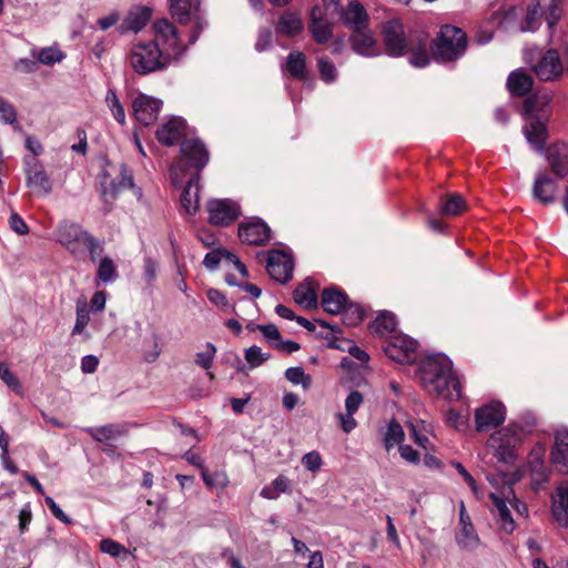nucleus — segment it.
<instances>
[{
	"label": "nucleus",
	"instance_id": "54",
	"mask_svg": "<svg viewBox=\"0 0 568 568\" xmlns=\"http://www.w3.org/2000/svg\"><path fill=\"white\" fill-rule=\"evenodd\" d=\"M0 379L13 392L21 394L19 378L11 372L6 363H0Z\"/></svg>",
	"mask_w": 568,
	"mask_h": 568
},
{
	"label": "nucleus",
	"instance_id": "31",
	"mask_svg": "<svg viewBox=\"0 0 568 568\" xmlns=\"http://www.w3.org/2000/svg\"><path fill=\"white\" fill-rule=\"evenodd\" d=\"M125 189H131L138 197L142 196V190L134 184L132 171L125 163H121L119 176L111 182V195L115 197L120 191Z\"/></svg>",
	"mask_w": 568,
	"mask_h": 568
},
{
	"label": "nucleus",
	"instance_id": "53",
	"mask_svg": "<svg viewBox=\"0 0 568 568\" xmlns=\"http://www.w3.org/2000/svg\"><path fill=\"white\" fill-rule=\"evenodd\" d=\"M90 321V311L85 303L77 304V318L72 329V335L82 334Z\"/></svg>",
	"mask_w": 568,
	"mask_h": 568
},
{
	"label": "nucleus",
	"instance_id": "1",
	"mask_svg": "<svg viewBox=\"0 0 568 568\" xmlns=\"http://www.w3.org/2000/svg\"><path fill=\"white\" fill-rule=\"evenodd\" d=\"M154 39L140 41L132 45L128 60L131 68L140 75L166 69L185 51L178 37L176 28L166 19L153 23Z\"/></svg>",
	"mask_w": 568,
	"mask_h": 568
},
{
	"label": "nucleus",
	"instance_id": "40",
	"mask_svg": "<svg viewBox=\"0 0 568 568\" xmlns=\"http://www.w3.org/2000/svg\"><path fill=\"white\" fill-rule=\"evenodd\" d=\"M405 439V432L402 425L392 418L387 424V429L384 434V447L386 452H389L395 445H403Z\"/></svg>",
	"mask_w": 568,
	"mask_h": 568
},
{
	"label": "nucleus",
	"instance_id": "16",
	"mask_svg": "<svg viewBox=\"0 0 568 568\" xmlns=\"http://www.w3.org/2000/svg\"><path fill=\"white\" fill-rule=\"evenodd\" d=\"M162 100L140 93L132 102L133 114L143 125L152 124L159 116Z\"/></svg>",
	"mask_w": 568,
	"mask_h": 568
},
{
	"label": "nucleus",
	"instance_id": "55",
	"mask_svg": "<svg viewBox=\"0 0 568 568\" xmlns=\"http://www.w3.org/2000/svg\"><path fill=\"white\" fill-rule=\"evenodd\" d=\"M17 110L12 103L0 95V121L4 124H16Z\"/></svg>",
	"mask_w": 568,
	"mask_h": 568
},
{
	"label": "nucleus",
	"instance_id": "20",
	"mask_svg": "<svg viewBox=\"0 0 568 568\" xmlns=\"http://www.w3.org/2000/svg\"><path fill=\"white\" fill-rule=\"evenodd\" d=\"M546 158L551 172L559 179L568 175V144L557 142L546 150Z\"/></svg>",
	"mask_w": 568,
	"mask_h": 568
},
{
	"label": "nucleus",
	"instance_id": "42",
	"mask_svg": "<svg viewBox=\"0 0 568 568\" xmlns=\"http://www.w3.org/2000/svg\"><path fill=\"white\" fill-rule=\"evenodd\" d=\"M552 514L558 521L568 518V483L558 488V500H554Z\"/></svg>",
	"mask_w": 568,
	"mask_h": 568
},
{
	"label": "nucleus",
	"instance_id": "23",
	"mask_svg": "<svg viewBox=\"0 0 568 568\" xmlns=\"http://www.w3.org/2000/svg\"><path fill=\"white\" fill-rule=\"evenodd\" d=\"M349 40L353 51L359 55L374 57L379 53L372 32L366 28H354Z\"/></svg>",
	"mask_w": 568,
	"mask_h": 568
},
{
	"label": "nucleus",
	"instance_id": "38",
	"mask_svg": "<svg viewBox=\"0 0 568 568\" xmlns=\"http://www.w3.org/2000/svg\"><path fill=\"white\" fill-rule=\"evenodd\" d=\"M542 0H535L528 9L524 22L520 27L523 32H534L540 27V21L544 18V9L541 7Z\"/></svg>",
	"mask_w": 568,
	"mask_h": 568
},
{
	"label": "nucleus",
	"instance_id": "33",
	"mask_svg": "<svg viewBox=\"0 0 568 568\" xmlns=\"http://www.w3.org/2000/svg\"><path fill=\"white\" fill-rule=\"evenodd\" d=\"M344 23L349 26L352 31L354 28H365L368 16L361 2L351 1L346 10H342Z\"/></svg>",
	"mask_w": 568,
	"mask_h": 568
},
{
	"label": "nucleus",
	"instance_id": "19",
	"mask_svg": "<svg viewBox=\"0 0 568 568\" xmlns=\"http://www.w3.org/2000/svg\"><path fill=\"white\" fill-rule=\"evenodd\" d=\"M186 122L181 116H172L155 132L158 141L166 146L174 145L185 135Z\"/></svg>",
	"mask_w": 568,
	"mask_h": 568
},
{
	"label": "nucleus",
	"instance_id": "37",
	"mask_svg": "<svg viewBox=\"0 0 568 568\" xmlns=\"http://www.w3.org/2000/svg\"><path fill=\"white\" fill-rule=\"evenodd\" d=\"M396 317L392 312L382 311L371 324V328L379 336L393 335L396 333Z\"/></svg>",
	"mask_w": 568,
	"mask_h": 568
},
{
	"label": "nucleus",
	"instance_id": "24",
	"mask_svg": "<svg viewBox=\"0 0 568 568\" xmlns=\"http://www.w3.org/2000/svg\"><path fill=\"white\" fill-rule=\"evenodd\" d=\"M528 467L531 474V483L537 489L549 480L550 471L545 465L544 449L541 447L534 448L528 457Z\"/></svg>",
	"mask_w": 568,
	"mask_h": 568
},
{
	"label": "nucleus",
	"instance_id": "22",
	"mask_svg": "<svg viewBox=\"0 0 568 568\" xmlns=\"http://www.w3.org/2000/svg\"><path fill=\"white\" fill-rule=\"evenodd\" d=\"M428 36L423 31L410 33V57L409 63L415 68H425L429 64V55L427 52Z\"/></svg>",
	"mask_w": 568,
	"mask_h": 568
},
{
	"label": "nucleus",
	"instance_id": "63",
	"mask_svg": "<svg viewBox=\"0 0 568 568\" xmlns=\"http://www.w3.org/2000/svg\"><path fill=\"white\" fill-rule=\"evenodd\" d=\"M398 452H399L400 457L405 462L413 464V465L419 464L420 455L410 445H406V444L399 445Z\"/></svg>",
	"mask_w": 568,
	"mask_h": 568
},
{
	"label": "nucleus",
	"instance_id": "21",
	"mask_svg": "<svg viewBox=\"0 0 568 568\" xmlns=\"http://www.w3.org/2000/svg\"><path fill=\"white\" fill-rule=\"evenodd\" d=\"M558 185L546 172H539L532 184V196L541 204H551L556 200Z\"/></svg>",
	"mask_w": 568,
	"mask_h": 568
},
{
	"label": "nucleus",
	"instance_id": "3",
	"mask_svg": "<svg viewBox=\"0 0 568 568\" xmlns=\"http://www.w3.org/2000/svg\"><path fill=\"white\" fill-rule=\"evenodd\" d=\"M467 44L465 31L455 26L444 24L432 41L430 52L434 60L439 63L455 62L465 54Z\"/></svg>",
	"mask_w": 568,
	"mask_h": 568
},
{
	"label": "nucleus",
	"instance_id": "8",
	"mask_svg": "<svg viewBox=\"0 0 568 568\" xmlns=\"http://www.w3.org/2000/svg\"><path fill=\"white\" fill-rule=\"evenodd\" d=\"M418 343L412 337L395 333L384 346L385 354L393 361L400 364L414 363L417 358Z\"/></svg>",
	"mask_w": 568,
	"mask_h": 568
},
{
	"label": "nucleus",
	"instance_id": "12",
	"mask_svg": "<svg viewBox=\"0 0 568 568\" xmlns=\"http://www.w3.org/2000/svg\"><path fill=\"white\" fill-rule=\"evenodd\" d=\"M91 234L77 223H63L58 229L59 242L74 256L83 254V246Z\"/></svg>",
	"mask_w": 568,
	"mask_h": 568
},
{
	"label": "nucleus",
	"instance_id": "11",
	"mask_svg": "<svg viewBox=\"0 0 568 568\" xmlns=\"http://www.w3.org/2000/svg\"><path fill=\"white\" fill-rule=\"evenodd\" d=\"M293 258L288 253L282 250L268 251L266 270L273 280L286 284L293 277Z\"/></svg>",
	"mask_w": 568,
	"mask_h": 568
},
{
	"label": "nucleus",
	"instance_id": "28",
	"mask_svg": "<svg viewBox=\"0 0 568 568\" xmlns=\"http://www.w3.org/2000/svg\"><path fill=\"white\" fill-rule=\"evenodd\" d=\"M534 85V79L524 69H517L507 78V89L511 95L524 97L528 94Z\"/></svg>",
	"mask_w": 568,
	"mask_h": 568
},
{
	"label": "nucleus",
	"instance_id": "27",
	"mask_svg": "<svg viewBox=\"0 0 568 568\" xmlns=\"http://www.w3.org/2000/svg\"><path fill=\"white\" fill-rule=\"evenodd\" d=\"M84 433L90 435L95 442L104 443L109 446L111 442L116 440L125 434V428L121 424H106L100 427H84Z\"/></svg>",
	"mask_w": 568,
	"mask_h": 568
},
{
	"label": "nucleus",
	"instance_id": "36",
	"mask_svg": "<svg viewBox=\"0 0 568 568\" xmlns=\"http://www.w3.org/2000/svg\"><path fill=\"white\" fill-rule=\"evenodd\" d=\"M303 30V22L301 18L294 13L286 11L284 12L276 24V32L294 37Z\"/></svg>",
	"mask_w": 568,
	"mask_h": 568
},
{
	"label": "nucleus",
	"instance_id": "34",
	"mask_svg": "<svg viewBox=\"0 0 568 568\" xmlns=\"http://www.w3.org/2000/svg\"><path fill=\"white\" fill-rule=\"evenodd\" d=\"M466 209L465 199L458 193H449L440 196L439 213L444 216H455Z\"/></svg>",
	"mask_w": 568,
	"mask_h": 568
},
{
	"label": "nucleus",
	"instance_id": "57",
	"mask_svg": "<svg viewBox=\"0 0 568 568\" xmlns=\"http://www.w3.org/2000/svg\"><path fill=\"white\" fill-rule=\"evenodd\" d=\"M302 465L310 471L316 473L323 465L322 457L318 452L313 450L302 457Z\"/></svg>",
	"mask_w": 568,
	"mask_h": 568
},
{
	"label": "nucleus",
	"instance_id": "41",
	"mask_svg": "<svg viewBox=\"0 0 568 568\" xmlns=\"http://www.w3.org/2000/svg\"><path fill=\"white\" fill-rule=\"evenodd\" d=\"M26 182L28 187L41 191L44 194H50L52 191V183L44 168L27 174Z\"/></svg>",
	"mask_w": 568,
	"mask_h": 568
},
{
	"label": "nucleus",
	"instance_id": "14",
	"mask_svg": "<svg viewBox=\"0 0 568 568\" xmlns=\"http://www.w3.org/2000/svg\"><path fill=\"white\" fill-rule=\"evenodd\" d=\"M506 418V407L501 402H491L476 409L475 423L478 432H487L496 428Z\"/></svg>",
	"mask_w": 568,
	"mask_h": 568
},
{
	"label": "nucleus",
	"instance_id": "52",
	"mask_svg": "<svg viewBox=\"0 0 568 568\" xmlns=\"http://www.w3.org/2000/svg\"><path fill=\"white\" fill-rule=\"evenodd\" d=\"M244 357L250 367L255 368L268 361L271 355L268 353H263L260 346L252 345L245 349Z\"/></svg>",
	"mask_w": 568,
	"mask_h": 568
},
{
	"label": "nucleus",
	"instance_id": "29",
	"mask_svg": "<svg viewBox=\"0 0 568 568\" xmlns=\"http://www.w3.org/2000/svg\"><path fill=\"white\" fill-rule=\"evenodd\" d=\"M348 301L347 294L338 287H328L322 292V306L332 315L339 314Z\"/></svg>",
	"mask_w": 568,
	"mask_h": 568
},
{
	"label": "nucleus",
	"instance_id": "4",
	"mask_svg": "<svg viewBox=\"0 0 568 568\" xmlns=\"http://www.w3.org/2000/svg\"><path fill=\"white\" fill-rule=\"evenodd\" d=\"M181 160L171 164L170 178L174 186H181L183 173L186 166H192L195 172L206 166L210 160V153L204 143L197 138L183 139L180 145Z\"/></svg>",
	"mask_w": 568,
	"mask_h": 568
},
{
	"label": "nucleus",
	"instance_id": "62",
	"mask_svg": "<svg viewBox=\"0 0 568 568\" xmlns=\"http://www.w3.org/2000/svg\"><path fill=\"white\" fill-rule=\"evenodd\" d=\"M85 250L89 252L90 260L94 263L97 262L98 257L102 254L103 246L102 243L91 234V236L88 239L87 243L83 246V252Z\"/></svg>",
	"mask_w": 568,
	"mask_h": 568
},
{
	"label": "nucleus",
	"instance_id": "5",
	"mask_svg": "<svg viewBox=\"0 0 568 568\" xmlns=\"http://www.w3.org/2000/svg\"><path fill=\"white\" fill-rule=\"evenodd\" d=\"M523 434L521 426L509 424L490 435L487 440V449L499 463L511 464L516 459V448L521 442Z\"/></svg>",
	"mask_w": 568,
	"mask_h": 568
},
{
	"label": "nucleus",
	"instance_id": "25",
	"mask_svg": "<svg viewBox=\"0 0 568 568\" xmlns=\"http://www.w3.org/2000/svg\"><path fill=\"white\" fill-rule=\"evenodd\" d=\"M459 524L462 528L460 532L456 537L457 544L464 549H474L478 545L479 538L473 527L470 517L468 516L463 501L459 506Z\"/></svg>",
	"mask_w": 568,
	"mask_h": 568
},
{
	"label": "nucleus",
	"instance_id": "43",
	"mask_svg": "<svg viewBox=\"0 0 568 568\" xmlns=\"http://www.w3.org/2000/svg\"><path fill=\"white\" fill-rule=\"evenodd\" d=\"M32 55L37 59L38 63L44 65H52L57 62H61L65 58V54L55 47L42 48L37 54L33 50Z\"/></svg>",
	"mask_w": 568,
	"mask_h": 568
},
{
	"label": "nucleus",
	"instance_id": "60",
	"mask_svg": "<svg viewBox=\"0 0 568 568\" xmlns=\"http://www.w3.org/2000/svg\"><path fill=\"white\" fill-rule=\"evenodd\" d=\"M272 30L268 28L261 29L257 34V39L255 42V50L258 52H264L271 48L272 44Z\"/></svg>",
	"mask_w": 568,
	"mask_h": 568
},
{
	"label": "nucleus",
	"instance_id": "18",
	"mask_svg": "<svg viewBox=\"0 0 568 568\" xmlns=\"http://www.w3.org/2000/svg\"><path fill=\"white\" fill-rule=\"evenodd\" d=\"M552 467L560 474H568V429L559 428L550 452Z\"/></svg>",
	"mask_w": 568,
	"mask_h": 568
},
{
	"label": "nucleus",
	"instance_id": "64",
	"mask_svg": "<svg viewBox=\"0 0 568 568\" xmlns=\"http://www.w3.org/2000/svg\"><path fill=\"white\" fill-rule=\"evenodd\" d=\"M363 395L358 390H352L345 399V410L348 413H356L363 404Z\"/></svg>",
	"mask_w": 568,
	"mask_h": 568
},
{
	"label": "nucleus",
	"instance_id": "13",
	"mask_svg": "<svg viewBox=\"0 0 568 568\" xmlns=\"http://www.w3.org/2000/svg\"><path fill=\"white\" fill-rule=\"evenodd\" d=\"M209 221L213 225H229L235 221L240 213V206L236 202L229 199H214L207 203Z\"/></svg>",
	"mask_w": 568,
	"mask_h": 568
},
{
	"label": "nucleus",
	"instance_id": "61",
	"mask_svg": "<svg viewBox=\"0 0 568 568\" xmlns=\"http://www.w3.org/2000/svg\"><path fill=\"white\" fill-rule=\"evenodd\" d=\"M260 332L263 334L266 342L275 348V344L281 339V333L277 326L274 324H264L260 327Z\"/></svg>",
	"mask_w": 568,
	"mask_h": 568
},
{
	"label": "nucleus",
	"instance_id": "2",
	"mask_svg": "<svg viewBox=\"0 0 568 568\" xmlns=\"http://www.w3.org/2000/svg\"><path fill=\"white\" fill-rule=\"evenodd\" d=\"M419 377L424 389L429 394L449 400L462 397V386L453 371V362L443 353L428 355L422 361Z\"/></svg>",
	"mask_w": 568,
	"mask_h": 568
},
{
	"label": "nucleus",
	"instance_id": "49",
	"mask_svg": "<svg viewBox=\"0 0 568 568\" xmlns=\"http://www.w3.org/2000/svg\"><path fill=\"white\" fill-rule=\"evenodd\" d=\"M285 378L294 385H302L304 389H308L312 385V377L305 374L300 366L290 367L285 371Z\"/></svg>",
	"mask_w": 568,
	"mask_h": 568
},
{
	"label": "nucleus",
	"instance_id": "15",
	"mask_svg": "<svg viewBox=\"0 0 568 568\" xmlns=\"http://www.w3.org/2000/svg\"><path fill=\"white\" fill-rule=\"evenodd\" d=\"M540 81H554L564 72V64L557 49H548L532 68Z\"/></svg>",
	"mask_w": 568,
	"mask_h": 568
},
{
	"label": "nucleus",
	"instance_id": "44",
	"mask_svg": "<svg viewBox=\"0 0 568 568\" xmlns=\"http://www.w3.org/2000/svg\"><path fill=\"white\" fill-rule=\"evenodd\" d=\"M562 17V0H550L548 7L544 9V18L549 31L552 33L557 23Z\"/></svg>",
	"mask_w": 568,
	"mask_h": 568
},
{
	"label": "nucleus",
	"instance_id": "58",
	"mask_svg": "<svg viewBox=\"0 0 568 568\" xmlns=\"http://www.w3.org/2000/svg\"><path fill=\"white\" fill-rule=\"evenodd\" d=\"M158 268L159 264L151 256L144 257L143 276L148 285H151L156 280Z\"/></svg>",
	"mask_w": 568,
	"mask_h": 568
},
{
	"label": "nucleus",
	"instance_id": "45",
	"mask_svg": "<svg viewBox=\"0 0 568 568\" xmlns=\"http://www.w3.org/2000/svg\"><path fill=\"white\" fill-rule=\"evenodd\" d=\"M343 323L347 326H356L364 318V310L359 304L347 302L345 307L342 310Z\"/></svg>",
	"mask_w": 568,
	"mask_h": 568
},
{
	"label": "nucleus",
	"instance_id": "39",
	"mask_svg": "<svg viewBox=\"0 0 568 568\" xmlns=\"http://www.w3.org/2000/svg\"><path fill=\"white\" fill-rule=\"evenodd\" d=\"M286 70L295 79H306V55L302 51H292L287 57Z\"/></svg>",
	"mask_w": 568,
	"mask_h": 568
},
{
	"label": "nucleus",
	"instance_id": "46",
	"mask_svg": "<svg viewBox=\"0 0 568 568\" xmlns=\"http://www.w3.org/2000/svg\"><path fill=\"white\" fill-rule=\"evenodd\" d=\"M97 276L103 283H113L118 278L116 266L112 258L104 256L100 260Z\"/></svg>",
	"mask_w": 568,
	"mask_h": 568
},
{
	"label": "nucleus",
	"instance_id": "56",
	"mask_svg": "<svg viewBox=\"0 0 568 568\" xmlns=\"http://www.w3.org/2000/svg\"><path fill=\"white\" fill-rule=\"evenodd\" d=\"M100 549L104 554H109L110 556L118 558L123 554H126V549L123 545L112 540V539H102L100 542Z\"/></svg>",
	"mask_w": 568,
	"mask_h": 568
},
{
	"label": "nucleus",
	"instance_id": "47",
	"mask_svg": "<svg viewBox=\"0 0 568 568\" xmlns=\"http://www.w3.org/2000/svg\"><path fill=\"white\" fill-rule=\"evenodd\" d=\"M150 18L151 10L149 8H140L136 11L130 12L126 26L130 30L138 32L146 24Z\"/></svg>",
	"mask_w": 568,
	"mask_h": 568
},
{
	"label": "nucleus",
	"instance_id": "17",
	"mask_svg": "<svg viewBox=\"0 0 568 568\" xmlns=\"http://www.w3.org/2000/svg\"><path fill=\"white\" fill-rule=\"evenodd\" d=\"M308 30L318 44H325L333 38V23L324 17V9L318 4L311 9Z\"/></svg>",
	"mask_w": 568,
	"mask_h": 568
},
{
	"label": "nucleus",
	"instance_id": "48",
	"mask_svg": "<svg viewBox=\"0 0 568 568\" xmlns=\"http://www.w3.org/2000/svg\"><path fill=\"white\" fill-rule=\"evenodd\" d=\"M206 351L205 352H199L196 353L195 364L202 367L203 369L207 371V375L210 379H214V374L210 372L209 369L212 366L214 356L216 354V347L213 343L207 342L205 344Z\"/></svg>",
	"mask_w": 568,
	"mask_h": 568
},
{
	"label": "nucleus",
	"instance_id": "51",
	"mask_svg": "<svg viewBox=\"0 0 568 568\" xmlns=\"http://www.w3.org/2000/svg\"><path fill=\"white\" fill-rule=\"evenodd\" d=\"M105 101L115 121L120 124H123L125 122L124 108L120 103V100L118 99V95L113 90H108Z\"/></svg>",
	"mask_w": 568,
	"mask_h": 568
},
{
	"label": "nucleus",
	"instance_id": "59",
	"mask_svg": "<svg viewBox=\"0 0 568 568\" xmlns=\"http://www.w3.org/2000/svg\"><path fill=\"white\" fill-rule=\"evenodd\" d=\"M202 478L207 487H224L227 483L226 476L222 473L210 474L202 468Z\"/></svg>",
	"mask_w": 568,
	"mask_h": 568
},
{
	"label": "nucleus",
	"instance_id": "30",
	"mask_svg": "<svg viewBox=\"0 0 568 568\" xmlns=\"http://www.w3.org/2000/svg\"><path fill=\"white\" fill-rule=\"evenodd\" d=\"M412 439L424 450H429L432 444L428 439V434L432 433L433 427L424 419H409L406 423Z\"/></svg>",
	"mask_w": 568,
	"mask_h": 568
},
{
	"label": "nucleus",
	"instance_id": "50",
	"mask_svg": "<svg viewBox=\"0 0 568 568\" xmlns=\"http://www.w3.org/2000/svg\"><path fill=\"white\" fill-rule=\"evenodd\" d=\"M317 67H318V72H320L321 79L325 83L329 84V83L335 82V80L337 79V69H336L335 64L328 60V58H326V57L318 58Z\"/></svg>",
	"mask_w": 568,
	"mask_h": 568
},
{
	"label": "nucleus",
	"instance_id": "10",
	"mask_svg": "<svg viewBox=\"0 0 568 568\" xmlns=\"http://www.w3.org/2000/svg\"><path fill=\"white\" fill-rule=\"evenodd\" d=\"M239 237L242 243L263 246L271 236L270 226L260 217H250L239 224Z\"/></svg>",
	"mask_w": 568,
	"mask_h": 568
},
{
	"label": "nucleus",
	"instance_id": "26",
	"mask_svg": "<svg viewBox=\"0 0 568 568\" xmlns=\"http://www.w3.org/2000/svg\"><path fill=\"white\" fill-rule=\"evenodd\" d=\"M201 175L194 172L181 194V207L189 215H194L199 210V184Z\"/></svg>",
	"mask_w": 568,
	"mask_h": 568
},
{
	"label": "nucleus",
	"instance_id": "35",
	"mask_svg": "<svg viewBox=\"0 0 568 568\" xmlns=\"http://www.w3.org/2000/svg\"><path fill=\"white\" fill-rule=\"evenodd\" d=\"M489 497L496 508L501 529L507 534H511L516 528V524L509 508L506 505V501L494 493L490 494Z\"/></svg>",
	"mask_w": 568,
	"mask_h": 568
},
{
	"label": "nucleus",
	"instance_id": "32",
	"mask_svg": "<svg viewBox=\"0 0 568 568\" xmlns=\"http://www.w3.org/2000/svg\"><path fill=\"white\" fill-rule=\"evenodd\" d=\"M293 297L295 303L306 310L317 308V295L310 277L294 290Z\"/></svg>",
	"mask_w": 568,
	"mask_h": 568
},
{
	"label": "nucleus",
	"instance_id": "9",
	"mask_svg": "<svg viewBox=\"0 0 568 568\" xmlns=\"http://www.w3.org/2000/svg\"><path fill=\"white\" fill-rule=\"evenodd\" d=\"M383 41L390 57H402L409 48L410 37L405 38L404 27L398 20H389L383 26Z\"/></svg>",
	"mask_w": 568,
	"mask_h": 568
},
{
	"label": "nucleus",
	"instance_id": "6",
	"mask_svg": "<svg viewBox=\"0 0 568 568\" xmlns=\"http://www.w3.org/2000/svg\"><path fill=\"white\" fill-rule=\"evenodd\" d=\"M538 110V98L535 95L528 97L524 102V114L526 123L523 128V133L527 142L537 152L541 153L545 150V144L548 139V130L546 121L536 113Z\"/></svg>",
	"mask_w": 568,
	"mask_h": 568
},
{
	"label": "nucleus",
	"instance_id": "7",
	"mask_svg": "<svg viewBox=\"0 0 568 568\" xmlns=\"http://www.w3.org/2000/svg\"><path fill=\"white\" fill-rule=\"evenodd\" d=\"M171 13L181 23L194 21V27L190 33L189 42L193 44L197 41L201 32L207 27V21L201 16L199 3L192 0H170Z\"/></svg>",
	"mask_w": 568,
	"mask_h": 568
}]
</instances>
